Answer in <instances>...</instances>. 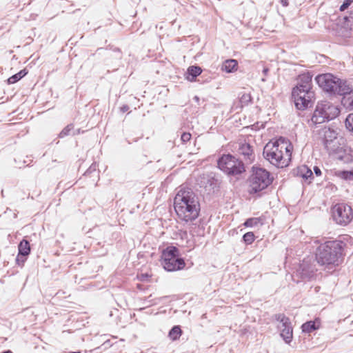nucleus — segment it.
I'll list each match as a JSON object with an SVG mask.
<instances>
[{
  "label": "nucleus",
  "instance_id": "3",
  "mask_svg": "<svg viewBox=\"0 0 353 353\" xmlns=\"http://www.w3.org/2000/svg\"><path fill=\"white\" fill-rule=\"evenodd\" d=\"M178 218L188 222L195 220L200 211V204L198 196L193 190L182 185L178 191Z\"/></svg>",
  "mask_w": 353,
  "mask_h": 353
},
{
  "label": "nucleus",
  "instance_id": "1",
  "mask_svg": "<svg viewBox=\"0 0 353 353\" xmlns=\"http://www.w3.org/2000/svg\"><path fill=\"white\" fill-rule=\"evenodd\" d=\"M345 246V244L339 240L321 243L316 250V262L327 269L339 266L343 261Z\"/></svg>",
  "mask_w": 353,
  "mask_h": 353
},
{
  "label": "nucleus",
  "instance_id": "39",
  "mask_svg": "<svg viewBox=\"0 0 353 353\" xmlns=\"http://www.w3.org/2000/svg\"><path fill=\"white\" fill-rule=\"evenodd\" d=\"M177 330H178V338H179V336L181 335L182 331L180 329L179 326H178Z\"/></svg>",
  "mask_w": 353,
  "mask_h": 353
},
{
  "label": "nucleus",
  "instance_id": "38",
  "mask_svg": "<svg viewBox=\"0 0 353 353\" xmlns=\"http://www.w3.org/2000/svg\"><path fill=\"white\" fill-rule=\"evenodd\" d=\"M128 109H129V108H128V105H123V106L121 108V110H122V112H126Z\"/></svg>",
  "mask_w": 353,
  "mask_h": 353
},
{
  "label": "nucleus",
  "instance_id": "9",
  "mask_svg": "<svg viewBox=\"0 0 353 353\" xmlns=\"http://www.w3.org/2000/svg\"><path fill=\"white\" fill-rule=\"evenodd\" d=\"M332 216L336 223L346 225L353 219V212L350 206L345 203H339L332 208Z\"/></svg>",
  "mask_w": 353,
  "mask_h": 353
},
{
  "label": "nucleus",
  "instance_id": "43",
  "mask_svg": "<svg viewBox=\"0 0 353 353\" xmlns=\"http://www.w3.org/2000/svg\"><path fill=\"white\" fill-rule=\"evenodd\" d=\"M114 50L115 52H119V53L121 52H120V50H119V48H115Z\"/></svg>",
  "mask_w": 353,
  "mask_h": 353
},
{
  "label": "nucleus",
  "instance_id": "35",
  "mask_svg": "<svg viewBox=\"0 0 353 353\" xmlns=\"http://www.w3.org/2000/svg\"><path fill=\"white\" fill-rule=\"evenodd\" d=\"M172 208H173L174 210L175 211V212L176 213V208H177V205H176V194L173 196Z\"/></svg>",
  "mask_w": 353,
  "mask_h": 353
},
{
  "label": "nucleus",
  "instance_id": "46",
  "mask_svg": "<svg viewBox=\"0 0 353 353\" xmlns=\"http://www.w3.org/2000/svg\"><path fill=\"white\" fill-rule=\"evenodd\" d=\"M150 297H152V295L148 296V299H150Z\"/></svg>",
  "mask_w": 353,
  "mask_h": 353
},
{
  "label": "nucleus",
  "instance_id": "16",
  "mask_svg": "<svg viewBox=\"0 0 353 353\" xmlns=\"http://www.w3.org/2000/svg\"><path fill=\"white\" fill-rule=\"evenodd\" d=\"M239 153L244 157L245 159L251 160L253 156V150L251 145L247 143H241L238 149Z\"/></svg>",
  "mask_w": 353,
  "mask_h": 353
},
{
  "label": "nucleus",
  "instance_id": "37",
  "mask_svg": "<svg viewBox=\"0 0 353 353\" xmlns=\"http://www.w3.org/2000/svg\"><path fill=\"white\" fill-rule=\"evenodd\" d=\"M281 3L283 6H288V0H281Z\"/></svg>",
  "mask_w": 353,
  "mask_h": 353
},
{
  "label": "nucleus",
  "instance_id": "14",
  "mask_svg": "<svg viewBox=\"0 0 353 353\" xmlns=\"http://www.w3.org/2000/svg\"><path fill=\"white\" fill-rule=\"evenodd\" d=\"M319 134L322 139L323 145H325L326 143H329L338 138L336 131L330 128H323L321 130Z\"/></svg>",
  "mask_w": 353,
  "mask_h": 353
},
{
  "label": "nucleus",
  "instance_id": "2",
  "mask_svg": "<svg viewBox=\"0 0 353 353\" xmlns=\"http://www.w3.org/2000/svg\"><path fill=\"white\" fill-rule=\"evenodd\" d=\"M292 143L285 138L280 137L274 142L268 143L263 149L264 158L277 168L287 167L292 157Z\"/></svg>",
  "mask_w": 353,
  "mask_h": 353
},
{
  "label": "nucleus",
  "instance_id": "42",
  "mask_svg": "<svg viewBox=\"0 0 353 353\" xmlns=\"http://www.w3.org/2000/svg\"><path fill=\"white\" fill-rule=\"evenodd\" d=\"M347 161H352L353 160V155L352 154H350V157H348V159H347Z\"/></svg>",
  "mask_w": 353,
  "mask_h": 353
},
{
  "label": "nucleus",
  "instance_id": "19",
  "mask_svg": "<svg viewBox=\"0 0 353 353\" xmlns=\"http://www.w3.org/2000/svg\"><path fill=\"white\" fill-rule=\"evenodd\" d=\"M350 92L343 94V98L342 100V103L347 108L353 109V90L350 86Z\"/></svg>",
  "mask_w": 353,
  "mask_h": 353
},
{
  "label": "nucleus",
  "instance_id": "13",
  "mask_svg": "<svg viewBox=\"0 0 353 353\" xmlns=\"http://www.w3.org/2000/svg\"><path fill=\"white\" fill-rule=\"evenodd\" d=\"M30 251V242L27 239H23L18 245V254L16 258V263L19 266H23Z\"/></svg>",
  "mask_w": 353,
  "mask_h": 353
},
{
  "label": "nucleus",
  "instance_id": "15",
  "mask_svg": "<svg viewBox=\"0 0 353 353\" xmlns=\"http://www.w3.org/2000/svg\"><path fill=\"white\" fill-rule=\"evenodd\" d=\"M341 141H342V139L338 137L329 143H326L324 147L330 154H340L343 150Z\"/></svg>",
  "mask_w": 353,
  "mask_h": 353
},
{
  "label": "nucleus",
  "instance_id": "10",
  "mask_svg": "<svg viewBox=\"0 0 353 353\" xmlns=\"http://www.w3.org/2000/svg\"><path fill=\"white\" fill-rule=\"evenodd\" d=\"M161 265L168 272L176 270V247L168 246L163 249L161 255Z\"/></svg>",
  "mask_w": 353,
  "mask_h": 353
},
{
  "label": "nucleus",
  "instance_id": "29",
  "mask_svg": "<svg viewBox=\"0 0 353 353\" xmlns=\"http://www.w3.org/2000/svg\"><path fill=\"white\" fill-rule=\"evenodd\" d=\"M244 242L247 244H251L254 241V234L252 232L245 233L243 236Z\"/></svg>",
  "mask_w": 353,
  "mask_h": 353
},
{
  "label": "nucleus",
  "instance_id": "44",
  "mask_svg": "<svg viewBox=\"0 0 353 353\" xmlns=\"http://www.w3.org/2000/svg\"><path fill=\"white\" fill-rule=\"evenodd\" d=\"M339 158L341 159H343V157L341 155H339Z\"/></svg>",
  "mask_w": 353,
  "mask_h": 353
},
{
  "label": "nucleus",
  "instance_id": "31",
  "mask_svg": "<svg viewBox=\"0 0 353 353\" xmlns=\"http://www.w3.org/2000/svg\"><path fill=\"white\" fill-rule=\"evenodd\" d=\"M191 134L189 132H183L181 136V141L182 143H185L190 141Z\"/></svg>",
  "mask_w": 353,
  "mask_h": 353
},
{
  "label": "nucleus",
  "instance_id": "26",
  "mask_svg": "<svg viewBox=\"0 0 353 353\" xmlns=\"http://www.w3.org/2000/svg\"><path fill=\"white\" fill-rule=\"evenodd\" d=\"M240 103L241 105H247L252 101V97L250 93L242 92L240 94Z\"/></svg>",
  "mask_w": 353,
  "mask_h": 353
},
{
  "label": "nucleus",
  "instance_id": "21",
  "mask_svg": "<svg viewBox=\"0 0 353 353\" xmlns=\"http://www.w3.org/2000/svg\"><path fill=\"white\" fill-rule=\"evenodd\" d=\"M28 74V72L26 69L20 70L18 73L11 76L8 79V83L9 84H13L19 81L23 77H25Z\"/></svg>",
  "mask_w": 353,
  "mask_h": 353
},
{
  "label": "nucleus",
  "instance_id": "24",
  "mask_svg": "<svg viewBox=\"0 0 353 353\" xmlns=\"http://www.w3.org/2000/svg\"><path fill=\"white\" fill-rule=\"evenodd\" d=\"M302 330L303 332L310 333L315 330H316L318 327L316 326L314 321H307L302 325Z\"/></svg>",
  "mask_w": 353,
  "mask_h": 353
},
{
  "label": "nucleus",
  "instance_id": "28",
  "mask_svg": "<svg viewBox=\"0 0 353 353\" xmlns=\"http://www.w3.org/2000/svg\"><path fill=\"white\" fill-rule=\"evenodd\" d=\"M346 128L353 134V113L350 114L345 119Z\"/></svg>",
  "mask_w": 353,
  "mask_h": 353
},
{
  "label": "nucleus",
  "instance_id": "18",
  "mask_svg": "<svg viewBox=\"0 0 353 353\" xmlns=\"http://www.w3.org/2000/svg\"><path fill=\"white\" fill-rule=\"evenodd\" d=\"M238 63L235 59H228L225 61L222 65V70L230 73L237 70Z\"/></svg>",
  "mask_w": 353,
  "mask_h": 353
},
{
  "label": "nucleus",
  "instance_id": "22",
  "mask_svg": "<svg viewBox=\"0 0 353 353\" xmlns=\"http://www.w3.org/2000/svg\"><path fill=\"white\" fill-rule=\"evenodd\" d=\"M97 165L96 163H93L87 169V170L84 172L83 176H95L99 177V174L97 171Z\"/></svg>",
  "mask_w": 353,
  "mask_h": 353
},
{
  "label": "nucleus",
  "instance_id": "7",
  "mask_svg": "<svg viewBox=\"0 0 353 353\" xmlns=\"http://www.w3.org/2000/svg\"><path fill=\"white\" fill-rule=\"evenodd\" d=\"M272 182L270 173L263 168H253V172L249 179L250 194H255L265 189Z\"/></svg>",
  "mask_w": 353,
  "mask_h": 353
},
{
  "label": "nucleus",
  "instance_id": "20",
  "mask_svg": "<svg viewBox=\"0 0 353 353\" xmlns=\"http://www.w3.org/2000/svg\"><path fill=\"white\" fill-rule=\"evenodd\" d=\"M298 175L305 180H308L312 177L313 173L306 165H303L299 168Z\"/></svg>",
  "mask_w": 353,
  "mask_h": 353
},
{
  "label": "nucleus",
  "instance_id": "11",
  "mask_svg": "<svg viewBox=\"0 0 353 353\" xmlns=\"http://www.w3.org/2000/svg\"><path fill=\"white\" fill-rule=\"evenodd\" d=\"M274 318L281 323L278 327L281 331V336L287 343H289L292 339V327L290 319L283 314H276Z\"/></svg>",
  "mask_w": 353,
  "mask_h": 353
},
{
  "label": "nucleus",
  "instance_id": "30",
  "mask_svg": "<svg viewBox=\"0 0 353 353\" xmlns=\"http://www.w3.org/2000/svg\"><path fill=\"white\" fill-rule=\"evenodd\" d=\"M168 337L173 341L176 340V325H174L171 328L168 333Z\"/></svg>",
  "mask_w": 353,
  "mask_h": 353
},
{
  "label": "nucleus",
  "instance_id": "5",
  "mask_svg": "<svg viewBox=\"0 0 353 353\" xmlns=\"http://www.w3.org/2000/svg\"><path fill=\"white\" fill-rule=\"evenodd\" d=\"M315 81L319 86L327 92L343 94L350 92V85L345 81H343L330 73L319 74Z\"/></svg>",
  "mask_w": 353,
  "mask_h": 353
},
{
  "label": "nucleus",
  "instance_id": "4",
  "mask_svg": "<svg viewBox=\"0 0 353 353\" xmlns=\"http://www.w3.org/2000/svg\"><path fill=\"white\" fill-rule=\"evenodd\" d=\"M312 75L309 72L300 74L297 85L292 90V97L299 110H305L313 103L314 92L312 90Z\"/></svg>",
  "mask_w": 353,
  "mask_h": 353
},
{
  "label": "nucleus",
  "instance_id": "25",
  "mask_svg": "<svg viewBox=\"0 0 353 353\" xmlns=\"http://www.w3.org/2000/svg\"><path fill=\"white\" fill-rule=\"evenodd\" d=\"M336 175L345 180H353V171H337Z\"/></svg>",
  "mask_w": 353,
  "mask_h": 353
},
{
  "label": "nucleus",
  "instance_id": "47",
  "mask_svg": "<svg viewBox=\"0 0 353 353\" xmlns=\"http://www.w3.org/2000/svg\"><path fill=\"white\" fill-rule=\"evenodd\" d=\"M150 297H152V295L148 296V299H150Z\"/></svg>",
  "mask_w": 353,
  "mask_h": 353
},
{
  "label": "nucleus",
  "instance_id": "40",
  "mask_svg": "<svg viewBox=\"0 0 353 353\" xmlns=\"http://www.w3.org/2000/svg\"><path fill=\"white\" fill-rule=\"evenodd\" d=\"M268 71H269L268 68H264L263 70V74L264 75H267Z\"/></svg>",
  "mask_w": 353,
  "mask_h": 353
},
{
  "label": "nucleus",
  "instance_id": "45",
  "mask_svg": "<svg viewBox=\"0 0 353 353\" xmlns=\"http://www.w3.org/2000/svg\"><path fill=\"white\" fill-rule=\"evenodd\" d=\"M150 297H152V295L148 296V299H150Z\"/></svg>",
  "mask_w": 353,
  "mask_h": 353
},
{
  "label": "nucleus",
  "instance_id": "32",
  "mask_svg": "<svg viewBox=\"0 0 353 353\" xmlns=\"http://www.w3.org/2000/svg\"><path fill=\"white\" fill-rule=\"evenodd\" d=\"M353 2V0H344L343 4L340 7V10L341 11H344L345 10H346L349 6Z\"/></svg>",
  "mask_w": 353,
  "mask_h": 353
},
{
  "label": "nucleus",
  "instance_id": "17",
  "mask_svg": "<svg viewBox=\"0 0 353 353\" xmlns=\"http://www.w3.org/2000/svg\"><path fill=\"white\" fill-rule=\"evenodd\" d=\"M202 70L199 66H190L185 73V79L190 81H194L196 77L201 74Z\"/></svg>",
  "mask_w": 353,
  "mask_h": 353
},
{
  "label": "nucleus",
  "instance_id": "6",
  "mask_svg": "<svg viewBox=\"0 0 353 353\" xmlns=\"http://www.w3.org/2000/svg\"><path fill=\"white\" fill-rule=\"evenodd\" d=\"M339 113L337 105L327 101H321L316 106L311 122L313 124L323 123L336 118Z\"/></svg>",
  "mask_w": 353,
  "mask_h": 353
},
{
  "label": "nucleus",
  "instance_id": "27",
  "mask_svg": "<svg viewBox=\"0 0 353 353\" xmlns=\"http://www.w3.org/2000/svg\"><path fill=\"white\" fill-rule=\"evenodd\" d=\"M73 128L74 125L72 124H68L61 131V132L59 134V137L64 138L65 137L68 136L70 132L73 130Z\"/></svg>",
  "mask_w": 353,
  "mask_h": 353
},
{
  "label": "nucleus",
  "instance_id": "8",
  "mask_svg": "<svg viewBox=\"0 0 353 353\" xmlns=\"http://www.w3.org/2000/svg\"><path fill=\"white\" fill-rule=\"evenodd\" d=\"M218 167L228 175H237L245 171L243 162L231 154H223L218 160Z\"/></svg>",
  "mask_w": 353,
  "mask_h": 353
},
{
  "label": "nucleus",
  "instance_id": "36",
  "mask_svg": "<svg viewBox=\"0 0 353 353\" xmlns=\"http://www.w3.org/2000/svg\"><path fill=\"white\" fill-rule=\"evenodd\" d=\"M314 172L316 176H320L321 174V169L317 166L314 167Z\"/></svg>",
  "mask_w": 353,
  "mask_h": 353
},
{
  "label": "nucleus",
  "instance_id": "33",
  "mask_svg": "<svg viewBox=\"0 0 353 353\" xmlns=\"http://www.w3.org/2000/svg\"><path fill=\"white\" fill-rule=\"evenodd\" d=\"M138 279L141 281H146L148 280V279L150 277V275H149L147 273H142L141 274H139L137 276Z\"/></svg>",
  "mask_w": 353,
  "mask_h": 353
},
{
  "label": "nucleus",
  "instance_id": "12",
  "mask_svg": "<svg viewBox=\"0 0 353 353\" xmlns=\"http://www.w3.org/2000/svg\"><path fill=\"white\" fill-rule=\"evenodd\" d=\"M316 265L311 262L310 259H305L297 269L296 276H299L303 281L312 279L316 272Z\"/></svg>",
  "mask_w": 353,
  "mask_h": 353
},
{
  "label": "nucleus",
  "instance_id": "41",
  "mask_svg": "<svg viewBox=\"0 0 353 353\" xmlns=\"http://www.w3.org/2000/svg\"><path fill=\"white\" fill-rule=\"evenodd\" d=\"M1 353H13V352L11 350H8L3 351Z\"/></svg>",
  "mask_w": 353,
  "mask_h": 353
},
{
  "label": "nucleus",
  "instance_id": "34",
  "mask_svg": "<svg viewBox=\"0 0 353 353\" xmlns=\"http://www.w3.org/2000/svg\"><path fill=\"white\" fill-rule=\"evenodd\" d=\"M185 267V262L183 259L178 258V270L183 269Z\"/></svg>",
  "mask_w": 353,
  "mask_h": 353
},
{
  "label": "nucleus",
  "instance_id": "23",
  "mask_svg": "<svg viewBox=\"0 0 353 353\" xmlns=\"http://www.w3.org/2000/svg\"><path fill=\"white\" fill-rule=\"evenodd\" d=\"M262 220L260 217L250 218L245 221L244 225L246 227H254L258 225H262Z\"/></svg>",
  "mask_w": 353,
  "mask_h": 353
}]
</instances>
